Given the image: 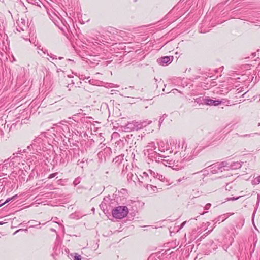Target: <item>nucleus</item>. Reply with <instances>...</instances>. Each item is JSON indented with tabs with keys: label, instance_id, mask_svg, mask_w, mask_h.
Masks as SVG:
<instances>
[{
	"label": "nucleus",
	"instance_id": "1",
	"mask_svg": "<svg viewBox=\"0 0 260 260\" xmlns=\"http://www.w3.org/2000/svg\"><path fill=\"white\" fill-rule=\"evenodd\" d=\"M151 123V121H149L148 122L146 121L138 122L133 121L128 122L127 124L123 126V128L125 132L138 131L145 127L147 125L150 124Z\"/></svg>",
	"mask_w": 260,
	"mask_h": 260
},
{
	"label": "nucleus",
	"instance_id": "2",
	"mask_svg": "<svg viewBox=\"0 0 260 260\" xmlns=\"http://www.w3.org/2000/svg\"><path fill=\"white\" fill-rule=\"evenodd\" d=\"M128 213V209L126 206H120L113 209L112 214L114 218L122 219L126 217Z\"/></svg>",
	"mask_w": 260,
	"mask_h": 260
},
{
	"label": "nucleus",
	"instance_id": "3",
	"mask_svg": "<svg viewBox=\"0 0 260 260\" xmlns=\"http://www.w3.org/2000/svg\"><path fill=\"white\" fill-rule=\"evenodd\" d=\"M228 163L226 161H223L221 163H216L210 166V170L212 174L222 172L226 170V167H228Z\"/></svg>",
	"mask_w": 260,
	"mask_h": 260
},
{
	"label": "nucleus",
	"instance_id": "4",
	"mask_svg": "<svg viewBox=\"0 0 260 260\" xmlns=\"http://www.w3.org/2000/svg\"><path fill=\"white\" fill-rule=\"evenodd\" d=\"M173 59V56H164L157 59V62L162 66H165L171 63Z\"/></svg>",
	"mask_w": 260,
	"mask_h": 260
},
{
	"label": "nucleus",
	"instance_id": "5",
	"mask_svg": "<svg viewBox=\"0 0 260 260\" xmlns=\"http://www.w3.org/2000/svg\"><path fill=\"white\" fill-rule=\"evenodd\" d=\"M222 103L220 100H214L209 99L208 96L207 97L206 105L210 106H218Z\"/></svg>",
	"mask_w": 260,
	"mask_h": 260
},
{
	"label": "nucleus",
	"instance_id": "6",
	"mask_svg": "<svg viewBox=\"0 0 260 260\" xmlns=\"http://www.w3.org/2000/svg\"><path fill=\"white\" fill-rule=\"evenodd\" d=\"M149 172L150 174L153 176L154 178H157L158 180L165 182V177L162 175L159 174L158 173H156L151 170H149Z\"/></svg>",
	"mask_w": 260,
	"mask_h": 260
},
{
	"label": "nucleus",
	"instance_id": "7",
	"mask_svg": "<svg viewBox=\"0 0 260 260\" xmlns=\"http://www.w3.org/2000/svg\"><path fill=\"white\" fill-rule=\"evenodd\" d=\"M207 97V96H198L196 97V98H194V100L195 102L199 104V105H204L206 104V103Z\"/></svg>",
	"mask_w": 260,
	"mask_h": 260
},
{
	"label": "nucleus",
	"instance_id": "8",
	"mask_svg": "<svg viewBox=\"0 0 260 260\" xmlns=\"http://www.w3.org/2000/svg\"><path fill=\"white\" fill-rule=\"evenodd\" d=\"M233 214V213H231V214L227 213V214H224L223 215L219 216V217H218L217 218H216L215 219L216 223H217V222H219L220 221L222 222L224 221L229 217V215H232Z\"/></svg>",
	"mask_w": 260,
	"mask_h": 260
},
{
	"label": "nucleus",
	"instance_id": "9",
	"mask_svg": "<svg viewBox=\"0 0 260 260\" xmlns=\"http://www.w3.org/2000/svg\"><path fill=\"white\" fill-rule=\"evenodd\" d=\"M241 165L240 162H234L232 163L230 165V166H228V167H226V170H229V169H230V168L231 169H237L241 168Z\"/></svg>",
	"mask_w": 260,
	"mask_h": 260
},
{
	"label": "nucleus",
	"instance_id": "10",
	"mask_svg": "<svg viewBox=\"0 0 260 260\" xmlns=\"http://www.w3.org/2000/svg\"><path fill=\"white\" fill-rule=\"evenodd\" d=\"M174 162V161L172 159H170L169 156H164L163 160L162 161V164L165 166H167V165H172Z\"/></svg>",
	"mask_w": 260,
	"mask_h": 260
},
{
	"label": "nucleus",
	"instance_id": "11",
	"mask_svg": "<svg viewBox=\"0 0 260 260\" xmlns=\"http://www.w3.org/2000/svg\"><path fill=\"white\" fill-rule=\"evenodd\" d=\"M17 23L18 25H20V26H22L21 27V29L22 31H24L25 29L27 28V26L25 24V21L24 19H21L20 20H18Z\"/></svg>",
	"mask_w": 260,
	"mask_h": 260
},
{
	"label": "nucleus",
	"instance_id": "12",
	"mask_svg": "<svg viewBox=\"0 0 260 260\" xmlns=\"http://www.w3.org/2000/svg\"><path fill=\"white\" fill-rule=\"evenodd\" d=\"M17 198V195L13 196L12 197L7 199L5 202L3 201V200H0V207L2 205L10 201L11 200H14Z\"/></svg>",
	"mask_w": 260,
	"mask_h": 260
},
{
	"label": "nucleus",
	"instance_id": "13",
	"mask_svg": "<svg viewBox=\"0 0 260 260\" xmlns=\"http://www.w3.org/2000/svg\"><path fill=\"white\" fill-rule=\"evenodd\" d=\"M42 142V139L40 138H37L34 140L31 146H36L38 144Z\"/></svg>",
	"mask_w": 260,
	"mask_h": 260
},
{
	"label": "nucleus",
	"instance_id": "14",
	"mask_svg": "<svg viewBox=\"0 0 260 260\" xmlns=\"http://www.w3.org/2000/svg\"><path fill=\"white\" fill-rule=\"evenodd\" d=\"M258 133H251V134H245V135H238L239 137H254L255 135H257Z\"/></svg>",
	"mask_w": 260,
	"mask_h": 260
},
{
	"label": "nucleus",
	"instance_id": "15",
	"mask_svg": "<svg viewBox=\"0 0 260 260\" xmlns=\"http://www.w3.org/2000/svg\"><path fill=\"white\" fill-rule=\"evenodd\" d=\"M192 159V155H189V156H188V155L185 156V155H183V160H184V161H188Z\"/></svg>",
	"mask_w": 260,
	"mask_h": 260
},
{
	"label": "nucleus",
	"instance_id": "16",
	"mask_svg": "<svg viewBox=\"0 0 260 260\" xmlns=\"http://www.w3.org/2000/svg\"><path fill=\"white\" fill-rule=\"evenodd\" d=\"M74 260H81V255L78 254L77 253H75L74 256Z\"/></svg>",
	"mask_w": 260,
	"mask_h": 260
},
{
	"label": "nucleus",
	"instance_id": "17",
	"mask_svg": "<svg viewBox=\"0 0 260 260\" xmlns=\"http://www.w3.org/2000/svg\"><path fill=\"white\" fill-rule=\"evenodd\" d=\"M80 182V179L79 178H76L74 182H73V184H74L75 186L78 185L79 183Z\"/></svg>",
	"mask_w": 260,
	"mask_h": 260
},
{
	"label": "nucleus",
	"instance_id": "18",
	"mask_svg": "<svg viewBox=\"0 0 260 260\" xmlns=\"http://www.w3.org/2000/svg\"><path fill=\"white\" fill-rule=\"evenodd\" d=\"M38 49L39 50H41L42 51L44 54L46 53V52L47 51V50L46 49H43V48L42 47H41V45L38 46Z\"/></svg>",
	"mask_w": 260,
	"mask_h": 260
},
{
	"label": "nucleus",
	"instance_id": "19",
	"mask_svg": "<svg viewBox=\"0 0 260 260\" xmlns=\"http://www.w3.org/2000/svg\"><path fill=\"white\" fill-rule=\"evenodd\" d=\"M163 157L162 156H159L158 157V159H156V161H158L159 162L162 163V160H163Z\"/></svg>",
	"mask_w": 260,
	"mask_h": 260
},
{
	"label": "nucleus",
	"instance_id": "20",
	"mask_svg": "<svg viewBox=\"0 0 260 260\" xmlns=\"http://www.w3.org/2000/svg\"><path fill=\"white\" fill-rule=\"evenodd\" d=\"M164 116H167V115H166L165 114L163 115L162 117H160L159 120V126L160 125L161 123H162V122H163L164 120V118L163 117Z\"/></svg>",
	"mask_w": 260,
	"mask_h": 260
},
{
	"label": "nucleus",
	"instance_id": "21",
	"mask_svg": "<svg viewBox=\"0 0 260 260\" xmlns=\"http://www.w3.org/2000/svg\"><path fill=\"white\" fill-rule=\"evenodd\" d=\"M252 183L253 185L258 184L259 183L258 181H256V178H255L254 180L252 181Z\"/></svg>",
	"mask_w": 260,
	"mask_h": 260
},
{
	"label": "nucleus",
	"instance_id": "22",
	"mask_svg": "<svg viewBox=\"0 0 260 260\" xmlns=\"http://www.w3.org/2000/svg\"><path fill=\"white\" fill-rule=\"evenodd\" d=\"M48 55H49L50 56V57L51 58H52L53 60H54V59L57 60L56 56H55V55H53L52 54H51L50 55H49L48 54Z\"/></svg>",
	"mask_w": 260,
	"mask_h": 260
},
{
	"label": "nucleus",
	"instance_id": "23",
	"mask_svg": "<svg viewBox=\"0 0 260 260\" xmlns=\"http://www.w3.org/2000/svg\"><path fill=\"white\" fill-rule=\"evenodd\" d=\"M211 206V204L208 203L205 205L204 208L205 210H208L210 208Z\"/></svg>",
	"mask_w": 260,
	"mask_h": 260
},
{
	"label": "nucleus",
	"instance_id": "24",
	"mask_svg": "<svg viewBox=\"0 0 260 260\" xmlns=\"http://www.w3.org/2000/svg\"><path fill=\"white\" fill-rule=\"evenodd\" d=\"M57 175V173H52L49 175L48 178L51 179Z\"/></svg>",
	"mask_w": 260,
	"mask_h": 260
},
{
	"label": "nucleus",
	"instance_id": "25",
	"mask_svg": "<svg viewBox=\"0 0 260 260\" xmlns=\"http://www.w3.org/2000/svg\"><path fill=\"white\" fill-rule=\"evenodd\" d=\"M21 27H22V26H20V25H18V26H17V27L16 28L17 30L18 31H19V32H20V31H21V30H22L21 29Z\"/></svg>",
	"mask_w": 260,
	"mask_h": 260
},
{
	"label": "nucleus",
	"instance_id": "26",
	"mask_svg": "<svg viewBox=\"0 0 260 260\" xmlns=\"http://www.w3.org/2000/svg\"><path fill=\"white\" fill-rule=\"evenodd\" d=\"M240 197H238L237 198H231L228 199V200H236L239 198Z\"/></svg>",
	"mask_w": 260,
	"mask_h": 260
},
{
	"label": "nucleus",
	"instance_id": "27",
	"mask_svg": "<svg viewBox=\"0 0 260 260\" xmlns=\"http://www.w3.org/2000/svg\"><path fill=\"white\" fill-rule=\"evenodd\" d=\"M18 159H19V157L18 156H16V157H13L11 160H17Z\"/></svg>",
	"mask_w": 260,
	"mask_h": 260
},
{
	"label": "nucleus",
	"instance_id": "28",
	"mask_svg": "<svg viewBox=\"0 0 260 260\" xmlns=\"http://www.w3.org/2000/svg\"><path fill=\"white\" fill-rule=\"evenodd\" d=\"M256 181H258L259 183H260V175L258 176V177H256Z\"/></svg>",
	"mask_w": 260,
	"mask_h": 260
},
{
	"label": "nucleus",
	"instance_id": "29",
	"mask_svg": "<svg viewBox=\"0 0 260 260\" xmlns=\"http://www.w3.org/2000/svg\"><path fill=\"white\" fill-rule=\"evenodd\" d=\"M186 221H184L183 222L182 224H181V228H182L186 223Z\"/></svg>",
	"mask_w": 260,
	"mask_h": 260
},
{
	"label": "nucleus",
	"instance_id": "30",
	"mask_svg": "<svg viewBox=\"0 0 260 260\" xmlns=\"http://www.w3.org/2000/svg\"><path fill=\"white\" fill-rule=\"evenodd\" d=\"M182 179H186V178H185V177H183L182 178V179H178V182H180V181H182Z\"/></svg>",
	"mask_w": 260,
	"mask_h": 260
},
{
	"label": "nucleus",
	"instance_id": "31",
	"mask_svg": "<svg viewBox=\"0 0 260 260\" xmlns=\"http://www.w3.org/2000/svg\"><path fill=\"white\" fill-rule=\"evenodd\" d=\"M150 146L153 147V146H154V143H150Z\"/></svg>",
	"mask_w": 260,
	"mask_h": 260
},
{
	"label": "nucleus",
	"instance_id": "32",
	"mask_svg": "<svg viewBox=\"0 0 260 260\" xmlns=\"http://www.w3.org/2000/svg\"><path fill=\"white\" fill-rule=\"evenodd\" d=\"M143 175H144L145 176H146V177H148V175L147 173H146V172H144V173H143Z\"/></svg>",
	"mask_w": 260,
	"mask_h": 260
},
{
	"label": "nucleus",
	"instance_id": "33",
	"mask_svg": "<svg viewBox=\"0 0 260 260\" xmlns=\"http://www.w3.org/2000/svg\"><path fill=\"white\" fill-rule=\"evenodd\" d=\"M68 77H69V78H72V77H73V76H72V75H68Z\"/></svg>",
	"mask_w": 260,
	"mask_h": 260
},
{
	"label": "nucleus",
	"instance_id": "34",
	"mask_svg": "<svg viewBox=\"0 0 260 260\" xmlns=\"http://www.w3.org/2000/svg\"><path fill=\"white\" fill-rule=\"evenodd\" d=\"M67 61H73V60H71V59H67Z\"/></svg>",
	"mask_w": 260,
	"mask_h": 260
},
{
	"label": "nucleus",
	"instance_id": "35",
	"mask_svg": "<svg viewBox=\"0 0 260 260\" xmlns=\"http://www.w3.org/2000/svg\"><path fill=\"white\" fill-rule=\"evenodd\" d=\"M129 89L133 90V88L132 87H129Z\"/></svg>",
	"mask_w": 260,
	"mask_h": 260
},
{
	"label": "nucleus",
	"instance_id": "36",
	"mask_svg": "<svg viewBox=\"0 0 260 260\" xmlns=\"http://www.w3.org/2000/svg\"><path fill=\"white\" fill-rule=\"evenodd\" d=\"M58 58H59V59H60H60H62L63 58V57H59Z\"/></svg>",
	"mask_w": 260,
	"mask_h": 260
},
{
	"label": "nucleus",
	"instance_id": "37",
	"mask_svg": "<svg viewBox=\"0 0 260 260\" xmlns=\"http://www.w3.org/2000/svg\"><path fill=\"white\" fill-rule=\"evenodd\" d=\"M20 230H19L16 231L14 233V234H15V233H16L17 232H19Z\"/></svg>",
	"mask_w": 260,
	"mask_h": 260
},
{
	"label": "nucleus",
	"instance_id": "38",
	"mask_svg": "<svg viewBox=\"0 0 260 260\" xmlns=\"http://www.w3.org/2000/svg\"><path fill=\"white\" fill-rule=\"evenodd\" d=\"M212 230H211V231H208V232L207 233V234H209Z\"/></svg>",
	"mask_w": 260,
	"mask_h": 260
},
{
	"label": "nucleus",
	"instance_id": "39",
	"mask_svg": "<svg viewBox=\"0 0 260 260\" xmlns=\"http://www.w3.org/2000/svg\"><path fill=\"white\" fill-rule=\"evenodd\" d=\"M205 212H203L201 214V215H203Z\"/></svg>",
	"mask_w": 260,
	"mask_h": 260
},
{
	"label": "nucleus",
	"instance_id": "40",
	"mask_svg": "<svg viewBox=\"0 0 260 260\" xmlns=\"http://www.w3.org/2000/svg\"><path fill=\"white\" fill-rule=\"evenodd\" d=\"M258 126H260V123H259L258 124Z\"/></svg>",
	"mask_w": 260,
	"mask_h": 260
},
{
	"label": "nucleus",
	"instance_id": "41",
	"mask_svg": "<svg viewBox=\"0 0 260 260\" xmlns=\"http://www.w3.org/2000/svg\"><path fill=\"white\" fill-rule=\"evenodd\" d=\"M160 150V151H164V149H163V150Z\"/></svg>",
	"mask_w": 260,
	"mask_h": 260
},
{
	"label": "nucleus",
	"instance_id": "42",
	"mask_svg": "<svg viewBox=\"0 0 260 260\" xmlns=\"http://www.w3.org/2000/svg\"><path fill=\"white\" fill-rule=\"evenodd\" d=\"M154 149H155L156 146H154Z\"/></svg>",
	"mask_w": 260,
	"mask_h": 260
},
{
	"label": "nucleus",
	"instance_id": "43",
	"mask_svg": "<svg viewBox=\"0 0 260 260\" xmlns=\"http://www.w3.org/2000/svg\"><path fill=\"white\" fill-rule=\"evenodd\" d=\"M154 149H155L156 146H154Z\"/></svg>",
	"mask_w": 260,
	"mask_h": 260
},
{
	"label": "nucleus",
	"instance_id": "44",
	"mask_svg": "<svg viewBox=\"0 0 260 260\" xmlns=\"http://www.w3.org/2000/svg\"><path fill=\"white\" fill-rule=\"evenodd\" d=\"M127 89V88H125V90L126 91Z\"/></svg>",
	"mask_w": 260,
	"mask_h": 260
}]
</instances>
